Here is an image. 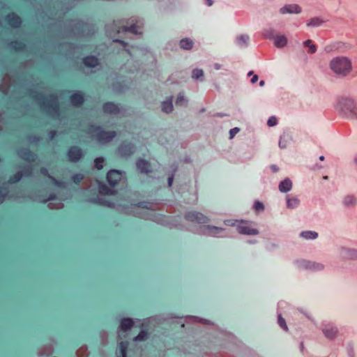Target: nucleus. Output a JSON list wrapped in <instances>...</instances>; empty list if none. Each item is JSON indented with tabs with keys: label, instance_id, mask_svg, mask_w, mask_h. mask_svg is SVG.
<instances>
[{
	"label": "nucleus",
	"instance_id": "obj_12",
	"mask_svg": "<svg viewBox=\"0 0 357 357\" xmlns=\"http://www.w3.org/2000/svg\"><path fill=\"white\" fill-rule=\"evenodd\" d=\"M102 110L105 114H118L119 113L118 105L112 102H105L102 105Z\"/></svg>",
	"mask_w": 357,
	"mask_h": 357
},
{
	"label": "nucleus",
	"instance_id": "obj_16",
	"mask_svg": "<svg viewBox=\"0 0 357 357\" xmlns=\"http://www.w3.org/2000/svg\"><path fill=\"white\" fill-rule=\"evenodd\" d=\"M83 64L89 68H95L99 65V60L96 56H86L82 59Z\"/></svg>",
	"mask_w": 357,
	"mask_h": 357
},
{
	"label": "nucleus",
	"instance_id": "obj_63",
	"mask_svg": "<svg viewBox=\"0 0 357 357\" xmlns=\"http://www.w3.org/2000/svg\"><path fill=\"white\" fill-rule=\"evenodd\" d=\"M340 45H341V43H337V47H336L335 48H336V49L340 48Z\"/></svg>",
	"mask_w": 357,
	"mask_h": 357
},
{
	"label": "nucleus",
	"instance_id": "obj_9",
	"mask_svg": "<svg viewBox=\"0 0 357 357\" xmlns=\"http://www.w3.org/2000/svg\"><path fill=\"white\" fill-rule=\"evenodd\" d=\"M135 146L127 141L122 142L119 147V153L123 156H130L135 152Z\"/></svg>",
	"mask_w": 357,
	"mask_h": 357
},
{
	"label": "nucleus",
	"instance_id": "obj_1",
	"mask_svg": "<svg viewBox=\"0 0 357 357\" xmlns=\"http://www.w3.org/2000/svg\"><path fill=\"white\" fill-rule=\"evenodd\" d=\"M45 96L42 92H34L32 98L40 106V109L50 115L59 114L60 107L56 95L52 93L48 96Z\"/></svg>",
	"mask_w": 357,
	"mask_h": 357
},
{
	"label": "nucleus",
	"instance_id": "obj_24",
	"mask_svg": "<svg viewBox=\"0 0 357 357\" xmlns=\"http://www.w3.org/2000/svg\"><path fill=\"white\" fill-rule=\"evenodd\" d=\"M134 322L130 318H123L121 320L120 328L123 331H127L133 326Z\"/></svg>",
	"mask_w": 357,
	"mask_h": 357
},
{
	"label": "nucleus",
	"instance_id": "obj_41",
	"mask_svg": "<svg viewBox=\"0 0 357 357\" xmlns=\"http://www.w3.org/2000/svg\"><path fill=\"white\" fill-rule=\"evenodd\" d=\"M8 190L5 187H0V204L3 203L6 196L7 195Z\"/></svg>",
	"mask_w": 357,
	"mask_h": 357
},
{
	"label": "nucleus",
	"instance_id": "obj_61",
	"mask_svg": "<svg viewBox=\"0 0 357 357\" xmlns=\"http://www.w3.org/2000/svg\"><path fill=\"white\" fill-rule=\"evenodd\" d=\"M212 4H213V1H207L208 6H212Z\"/></svg>",
	"mask_w": 357,
	"mask_h": 357
},
{
	"label": "nucleus",
	"instance_id": "obj_3",
	"mask_svg": "<svg viewBox=\"0 0 357 357\" xmlns=\"http://www.w3.org/2000/svg\"><path fill=\"white\" fill-rule=\"evenodd\" d=\"M331 70L340 76L345 77L351 71V62L344 56H337L330 62Z\"/></svg>",
	"mask_w": 357,
	"mask_h": 357
},
{
	"label": "nucleus",
	"instance_id": "obj_21",
	"mask_svg": "<svg viewBox=\"0 0 357 357\" xmlns=\"http://www.w3.org/2000/svg\"><path fill=\"white\" fill-rule=\"evenodd\" d=\"M99 193L103 195H115L117 191L109 188L105 183L99 182L98 183Z\"/></svg>",
	"mask_w": 357,
	"mask_h": 357
},
{
	"label": "nucleus",
	"instance_id": "obj_60",
	"mask_svg": "<svg viewBox=\"0 0 357 357\" xmlns=\"http://www.w3.org/2000/svg\"><path fill=\"white\" fill-rule=\"evenodd\" d=\"M115 41L119 42L123 45H126L123 40H116Z\"/></svg>",
	"mask_w": 357,
	"mask_h": 357
},
{
	"label": "nucleus",
	"instance_id": "obj_43",
	"mask_svg": "<svg viewBox=\"0 0 357 357\" xmlns=\"http://www.w3.org/2000/svg\"><path fill=\"white\" fill-rule=\"evenodd\" d=\"M278 324L284 330L287 331L288 328L285 320L282 317L280 314L278 316Z\"/></svg>",
	"mask_w": 357,
	"mask_h": 357
},
{
	"label": "nucleus",
	"instance_id": "obj_44",
	"mask_svg": "<svg viewBox=\"0 0 357 357\" xmlns=\"http://www.w3.org/2000/svg\"><path fill=\"white\" fill-rule=\"evenodd\" d=\"M23 155H24V160H28V158H27L28 155H31V157H32L31 160L32 161H34L35 158H36V155L35 154L31 153L30 151H26L24 149Z\"/></svg>",
	"mask_w": 357,
	"mask_h": 357
},
{
	"label": "nucleus",
	"instance_id": "obj_42",
	"mask_svg": "<svg viewBox=\"0 0 357 357\" xmlns=\"http://www.w3.org/2000/svg\"><path fill=\"white\" fill-rule=\"evenodd\" d=\"M40 173L43 176H47V177H49L50 178H51V179H52V180L55 181V178H54V177H52V176H51L50 175L49 172H48V169H47L46 167H40Z\"/></svg>",
	"mask_w": 357,
	"mask_h": 357
},
{
	"label": "nucleus",
	"instance_id": "obj_7",
	"mask_svg": "<svg viewBox=\"0 0 357 357\" xmlns=\"http://www.w3.org/2000/svg\"><path fill=\"white\" fill-rule=\"evenodd\" d=\"M107 181L111 187L118 185L122 178V172L116 169H111L107 173Z\"/></svg>",
	"mask_w": 357,
	"mask_h": 357
},
{
	"label": "nucleus",
	"instance_id": "obj_62",
	"mask_svg": "<svg viewBox=\"0 0 357 357\" xmlns=\"http://www.w3.org/2000/svg\"><path fill=\"white\" fill-rule=\"evenodd\" d=\"M138 206L139 207H142V208H146V206H143L142 203H139Z\"/></svg>",
	"mask_w": 357,
	"mask_h": 357
},
{
	"label": "nucleus",
	"instance_id": "obj_11",
	"mask_svg": "<svg viewBox=\"0 0 357 357\" xmlns=\"http://www.w3.org/2000/svg\"><path fill=\"white\" fill-rule=\"evenodd\" d=\"M69 100L73 106L80 107L84 102V94L82 91H77L70 96Z\"/></svg>",
	"mask_w": 357,
	"mask_h": 357
},
{
	"label": "nucleus",
	"instance_id": "obj_47",
	"mask_svg": "<svg viewBox=\"0 0 357 357\" xmlns=\"http://www.w3.org/2000/svg\"><path fill=\"white\" fill-rule=\"evenodd\" d=\"M239 132V128H234L230 130L229 131V135L230 138H233L238 132Z\"/></svg>",
	"mask_w": 357,
	"mask_h": 357
},
{
	"label": "nucleus",
	"instance_id": "obj_10",
	"mask_svg": "<svg viewBox=\"0 0 357 357\" xmlns=\"http://www.w3.org/2000/svg\"><path fill=\"white\" fill-rule=\"evenodd\" d=\"M298 266L300 268L310 269L312 271H319L323 269L324 268V266L321 264L305 260L298 261Z\"/></svg>",
	"mask_w": 357,
	"mask_h": 357
},
{
	"label": "nucleus",
	"instance_id": "obj_29",
	"mask_svg": "<svg viewBox=\"0 0 357 357\" xmlns=\"http://www.w3.org/2000/svg\"><path fill=\"white\" fill-rule=\"evenodd\" d=\"M302 238L305 239H315L318 237V233L314 231H302L300 234Z\"/></svg>",
	"mask_w": 357,
	"mask_h": 357
},
{
	"label": "nucleus",
	"instance_id": "obj_37",
	"mask_svg": "<svg viewBox=\"0 0 357 357\" xmlns=\"http://www.w3.org/2000/svg\"><path fill=\"white\" fill-rule=\"evenodd\" d=\"M84 179V175L82 174H75L71 176V180L73 183L77 185L80 184L82 181Z\"/></svg>",
	"mask_w": 357,
	"mask_h": 357
},
{
	"label": "nucleus",
	"instance_id": "obj_6",
	"mask_svg": "<svg viewBox=\"0 0 357 357\" xmlns=\"http://www.w3.org/2000/svg\"><path fill=\"white\" fill-rule=\"evenodd\" d=\"M5 23L13 28H19L22 25V18L15 13H8L4 17Z\"/></svg>",
	"mask_w": 357,
	"mask_h": 357
},
{
	"label": "nucleus",
	"instance_id": "obj_64",
	"mask_svg": "<svg viewBox=\"0 0 357 357\" xmlns=\"http://www.w3.org/2000/svg\"><path fill=\"white\" fill-rule=\"evenodd\" d=\"M319 160H324V156L321 155L319 157Z\"/></svg>",
	"mask_w": 357,
	"mask_h": 357
},
{
	"label": "nucleus",
	"instance_id": "obj_4",
	"mask_svg": "<svg viewBox=\"0 0 357 357\" xmlns=\"http://www.w3.org/2000/svg\"><path fill=\"white\" fill-rule=\"evenodd\" d=\"M88 133H96L95 138L100 143L105 144L111 142L116 135V132L112 131H105L100 126L91 124L87 128Z\"/></svg>",
	"mask_w": 357,
	"mask_h": 357
},
{
	"label": "nucleus",
	"instance_id": "obj_35",
	"mask_svg": "<svg viewBox=\"0 0 357 357\" xmlns=\"http://www.w3.org/2000/svg\"><path fill=\"white\" fill-rule=\"evenodd\" d=\"M104 162L105 158L103 157H98L94 160L95 167L98 170H102L103 169Z\"/></svg>",
	"mask_w": 357,
	"mask_h": 357
},
{
	"label": "nucleus",
	"instance_id": "obj_40",
	"mask_svg": "<svg viewBox=\"0 0 357 357\" xmlns=\"http://www.w3.org/2000/svg\"><path fill=\"white\" fill-rule=\"evenodd\" d=\"M204 76V72L201 69H195L192 73V77L193 79H197Z\"/></svg>",
	"mask_w": 357,
	"mask_h": 357
},
{
	"label": "nucleus",
	"instance_id": "obj_17",
	"mask_svg": "<svg viewBox=\"0 0 357 357\" xmlns=\"http://www.w3.org/2000/svg\"><path fill=\"white\" fill-rule=\"evenodd\" d=\"M138 29H139V26L136 24H133L130 25V26H124V25L119 26L116 28V31L118 33H121V32H130L134 34L141 33L140 32H139Z\"/></svg>",
	"mask_w": 357,
	"mask_h": 357
},
{
	"label": "nucleus",
	"instance_id": "obj_51",
	"mask_svg": "<svg viewBox=\"0 0 357 357\" xmlns=\"http://www.w3.org/2000/svg\"><path fill=\"white\" fill-rule=\"evenodd\" d=\"M226 225H234V222L233 220H227L225 221Z\"/></svg>",
	"mask_w": 357,
	"mask_h": 357
},
{
	"label": "nucleus",
	"instance_id": "obj_55",
	"mask_svg": "<svg viewBox=\"0 0 357 357\" xmlns=\"http://www.w3.org/2000/svg\"><path fill=\"white\" fill-rule=\"evenodd\" d=\"M17 154L19 156H21L22 154V148L18 147L17 149Z\"/></svg>",
	"mask_w": 357,
	"mask_h": 357
},
{
	"label": "nucleus",
	"instance_id": "obj_50",
	"mask_svg": "<svg viewBox=\"0 0 357 357\" xmlns=\"http://www.w3.org/2000/svg\"><path fill=\"white\" fill-rule=\"evenodd\" d=\"M173 181H174V176L173 175L169 176L168 178V186L170 187L172 186V183H173Z\"/></svg>",
	"mask_w": 357,
	"mask_h": 357
},
{
	"label": "nucleus",
	"instance_id": "obj_27",
	"mask_svg": "<svg viewBox=\"0 0 357 357\" xmlns=\"http://www.w3.org/2000/svg\"><path fill=\"white\" fill-rule=\"evenodd\" d=\"M162 110L165 113H170L173 110L172 98L169 100H165L162 103Z\"/></svg>",
	"mask_w": 357,
	"mask_h": 357
},
{
	"label": "nucleus",
	"instance_id": "obj_46",
	"mask_svg": "<svg viewBox=\"0 0 357 357\" xmlns=\"http://www.w3.org/2000/svg\"><path fill=\"white\" fill-rule=\"evenodd\" d=\"M278 123V120L275 116H271L268 119L267 124L268 126H274Z\"/></svg>",
	"mask_w": 357,
	"mask_h": 357
},
{
	"label": "nucleus",
	"instance_id": "obj_38",
	"mask_svg": "<svg viewBox=\"0 0 357 357\" xmlns=\"http://www.w3.org/2000/svg\"><path fill=\"white\" fill-rule=\"evenodd\" d=\"M176 106L187 105V100L184 98L183 95L179 93L176 100Z\"/></svg>",
	"mask_w": 357,
	"mask_h": 357
},
{
	"label": "nucleus",
	"instance_id": "obj_31",
	"mask_svg": "<svg viewBox=\"0 0 357 357\" xmlns=\"http://www.w3.org/2000/svg\"><path fill=\"white\" fill-rule=\"evenodd\" d=\"M291 137L288 135H283L280 137L279 141V146L281 149H285L287 146V144L289 142Z\"/></svg>",
	"mask_w": 357,
	"mask_h": 357
},
{
	"label": "nucleus",
	"instance_id": "obj_25",
	"mask_svg": "<svg viewBox=\"0 0 357 357\" xmlns=\"http://www.w3.org/2000/svg\"><path fill=\"white\" fill-rule=\"evenodd\" d=\"M250 38L247 35H241L236 38L237 45L243 48L248 45Z\"/></svg>",
	"mask_w": 357,
	"mask_h": 357
},
{
	"label": "nucleus",
	"instance_id": "obj_20",
	"mask_svg": "<svg viewBox=\"0 0 357 357\" xmlns=\"http://www.w3.org/2000/svg\"><path fill=\"white\" fill-rule=\"evenodd\" d=\"M357 203V199L354 195H347L344 197L342 204L346 207H354Z\"/></svg>",
	"mask_w": 357,
	"mask_h": 357
},
{
	"label": "nucleus",
	"instance_id": "obj_28",
	"mask_svg": "<svg viewBox=\"0 0 357 357\" xmlns=\"http://www.w3.org/2000/svg\"><path fill=\"white\" fill-rule=\"evenodd\" d=\"M287 40L284 36H278L274 39V44L278 47H282L286 45Z\"/></svg>",
	"mask_w": 357,
	"mask_h": 357
},
{
	"label": "nucleus",
	"instance_id": "obj_23",
	"mask_svg": "<svg viewBox=\"0 0 357 357\" xmlns=\"http://www.w3.org/2000/svg\"><path fill=\"white\" fill-rule=\"evenodd\" d=\"M292 182L289 178H285L279 185V190L282 192H287L291 190Z\"/></svg>",
	"mask_w": 357,
	"mask_h": 357
},
{
	"label": "nucleus",
	"instance_id": "obj_58",
	"mask_svg": "<svg viewBox=\"0 0 357 357\" xmlns=\"http://www.w3.org/2000/svg\"><path fill=\"white\" fill-rule=\"evenodd\" d=\"M215 68L216 70H219L220 68V65L218 63L215 64Z\"/></svg>",
	"mask_w": 357,
	"mask_h": 357
},
{
	"label": "nucleus",
	"instance_id": "obj_57",
	"mask_svg": "<svg viewBox=\"0 0 357 357\" xmlns=\"http://www.w3.org/2000/svg\"><path fill=\"white\" fill-rule=\"evenodd\" d=\"M354 162L355 165L357 166V153L354 156Z\"/></svg>",
	"mask_w": 357,
	"mask_h": 357
},
{
	"label": "nucleus",
	"instance_id": "obj_15",
	"mask_svg": "<svg viewBox=\"0 0 357 357\" xmlns=\"http://www.w3.org/2000/svg\"><path fill=\"white\" fill-rule=\"evenodd\" d=\"M341 255L344 259L357 260V249L343 248L341 250Z\"/></svg>",
	"mask_w": 357,
	"mask_h": 357
},
{
	"label": "nucleus",
	"instance_id": "obj_48",
	"mask_svg": "<svg viewBox=\"0 0 357 357\" xmlns=\"http://www.w3.org/2000/svg\"><path fill=\"white\" fill-rule=\"evenodd\" d=\"M57 135V132L56 130H50L48 132V136L50 139H53Z\"/></svg>",
	"mask_w": 357,
	"mask_h": 357
},
{
	"label": "nucleus",
	"instance_id": "obj_39",
	"mask_svg": "<svg viewBox=\"0 0 357 357\" xmlns=\"http://www.w3.org/2000/svg\"><path fill=\"white\" fill-rule=\"evenodd\" d=\"M22 179V170L19 169L16 174H15L11 178L10 181L12 183L17 182Z\"/></svg>",
	"mask_w": 357,
	"mask_h": 357
},
{
	"label": "nucleus",
	"instance_id": "obj_34",
	"mask_svg": "<svg viewBox=\"0 0 357 357\" xmlns=\"http://www.w3.org/2000/svg\"><path fill=\"white\" fill-rule=\"evenodd\" d=\"M149 337V333L146 331L142 330L139 334L135 337V341H144Z\"/></svg>",
	"mask_w": 357,
	"mask_h": 357
},
{
	"label": "nucleus",
	"instance_id": "obj_13",
	"mask_svg": "<svg viewBox=\"0 0 357 357\" xmlns=\"http://www.w3.org/2000/svg\"><path fill=\"white\" fill-rule=\"evenodd\" d=\"M301 11V7L295 3L293 4H287L282 8H280V12L282 14H298L300 13Z\"/></svg>",
	"mask_w": 357,
	"mask_h": 357
},
{
	"label": "nucleus",
	"instance_id": "obj_5",
	"mask_svg": "<svg viewBox=\"0 0 357 357\" xmlns=\"http://www.w3.org/2000/svg\"><path fill=\"white\" fill-rule=\"evenodd\" d=\"M66 158L70 162H78L83 157V150L78 146H72L66 151Z\"/></svg>",
	"mask_w": 357,
	"mask_h": 357
},
{
	"label": "nucleus",
	"instance_id": "obj_52",
	"mask_svg": "<svg viewBox=\"0 0 357 357\" xmlns=\"http://www.w3.org/2000/svg\"><path fill=\"white\" fill-rule=\"evenodd\" d=\"M271 169L273 172H277L279 169V168L275 165H272L271 166Z\"/></svg>",
	"mask_w": 357,
	"mask_h": 357
},
{
	"label": "nucleus",
	"instance_id": "obj_30",
	"mask_svg": "<svg viewBox=\"0 0 357 357\" xmlns=\"http://www.w3.org/2000/svg\"><path fill=\"white\" fill-rule=\"evenodd\" d=\"M180 46L182 49L190 50L193 46V42L188 38H184L180 40Z\"/></svg>",
	"mask_w": 357,
	"mask_h": 357
},
{
	"label": "nucleus",
	"instance_id": "obj_45",
	"mask_svg": "<svg viewBox=\"0 0 357 357\" xmlns=\"http://www.w3.org/2000/svg\"><path fill=\"white\" fill-rule=\"evenodd\" d=\"M254 208L256 211H263L264 207V204L260 202H256L254 204Z\"/></svg>",
	"mask_w": 357,
	"mask_h": 357
},
{
	"label": "nucleus",
	"instance_id": "obj_8",
	"mask_svg": "<svg viewBox=\"0 0 357 357\" xmlns=\"http://www.w3.org/2000/svg\"><path fill=\"white\" fill-rule=\"evenodd\" d=\"M185 220L197 223H206L208 221V217L197 211H189L185 215Z\"/></svg>",
	"mask_w": 357,
	"mask_h": 357
},
{
	"label": "nucleus",
	"instance_id": "obj_18",
	"mask_svg": "<svg viewBox=\"0 0 357 357\" xmlns=\"http://www.w3.org/2000/svg\"><path fill=\"white\" fill-rule=\"evenodd\" d=\"M324 335L328 339H333L337 334V329L332 325H326L323 328Z\"/></svg>",
	"mask_w": 357,
	"mask_h": 357
},
{
	"label": "nucleus",
	"instance_id": "obj_53",
	"mask_svg": "<svg viewBox=\"0 0 357 357\" xmlns=\"http://www.w3.org/2000/svg\"><path fill=\"white\" fill-rule=\"evenodd\" d=\"M258 78H259V77H258V76H257V75H255L252 77V79H251V82H252V84L256 83V82H257V80H258Z\"/></svg>",
	"mask_w": 357,
	"mask_h": 357
},
{
	"label": "nucleus",
	"instance_id": "obj_33",
	"mask_svg": "<svg viewBox=\"0 0 357 357\" xmlns=\"http://www.w3.org/2000/svg\"><path fill=\"white\" fill-rule=\"evenodd\" d=\"M10 45L17 52L22 51V38H19L17 40L12 41Z\"/></svg>",
	"mask_w": 357,
	"mask_h": 357
},
{
	"label": "nucleus",
	"instance_id": "obj_32",
	"mask_svg": "<svg viewBox=\"0 0 357 357\" xmlns=\"http://www.w3.org/2000/svg\"><path fill=\"white\" fill-rule=\"evenodd\" d=\"M324 22L323 20L318 17L311 18L307 23V26H319Z\"/></svg>",
	"mask_w": 357,
	"mask_h": 357
},
{
	"label": "nucleus",
	"instance_id": "obj_19",
	"mask_svg": "<svg viewBox=\"0 0 357 357\" xmlns=\"http://www.w3.org/2000/svg\"><path fill=\"white\" fill-rule=\"evenodd\" d=\"M237 230L240 234L246 235H257L259 233L256 229L251 228L248 225L243 224L238 225Z\"/></svg>",
	"mask_w": 357,
	"mask_h": 357
},
{
	"label": "nucleus",
	"instance_id": "obj_2",
	"mask_svg": "<svg viewBox=\"0 0 357 357\" xmlns=\"http://www.w3.org/2000/svg\"><path fill=\"white\" fill-rule=\"evenodd\" d=\"M335 108L347 119H357V106L352 98L347 97L339 98L336 103Z\"/></svg>",
	"mask_w": 357,
	"mask_h": 357
},
{
	"label": "nucleus",
	"instance_id": "obj_49",
	"mask_svg": "<svg viewBox=\"0 0 357 357\" xmlns=\"http://www.w3.org/2000/svg\"><path fill=\"white\" fill-rule=\"evenodd\" d=\"M211 230L212 232L218 233V232L221 231L222 230V229L220 227H213L212 228H211Z\"/></svg>",
	"mask_w": 357,
	"mask_h": 357
},
{
	"label": "nucleus",
	"instance_id": "obj_26",
	"mask_svg": "<svg viewBox=\"0 0 357 357\" xmlns=\"http://www.w3.org/2000/svg\"><path fill=\"white\" fill-rule=\"evenodd\" d=\"M300 201L298 198L289 195L287 196V206L289 208H294L298 206Z\"/></svg>",
	"mask_w": 357,
	"mask_h": 357
},
{
	"label": "nucleus",
	"instance_id": "obj_22",
	"mask_svg": "<svg viewBox=\"0 0 357 357\" xmlns=\"http://www.w3.org/2000/svg\"><path fill=\"white\" fill-rule=\"evenodd\" d=\"M91 202L102 205V206H106L109 207H112L114 206V203L112 202L109 200H107L105 199L99 197L98 196L93 197L91 199Z\"/></svg>",
	"mask_w": 357,
	"mask_h": 357
},
{
	"label": "nucleus",
	"instance_id": "obj_14",
	"mask_svg": "<svg viewBox=\"0 0 357 357\" xmlns=\"http://www.w3.org/2000/svg\"><path fill=\"white\" fill-rule=\"evenodd\" d=\"M136 166L141 173L149 174V172H151V166L150 162L144 159L137 160Z\"/></svg>",
	"mask_w": 357,
	"mask_h": 357
},
{
	"label": "nucleus",
	"instance_id": "obj_36",
	"mask_svg": "<svg viewBox=\"0 0 357 357\" xmlns=\"http://www.w3.org/2000/svg\"><path fill=\"white\" fill-rule=\"evenodd\" d=\"M304 45L309 47L308 52L310 54H314L317 51L316 46L312 44V41L310 39L304 42Z\"/></svg>",
	"mask_w": 357,
	"mask_h": 357
},
{
	"label": "nucleus",
	"instance_id": "obj_54",
	"mask_svg": "<svg viewBox=\"0 0 357 357\" xmlns=\"http://www.w3.org/2000/svg\"><path fill=\"white\" fill-rule=\"evenodd\" d=\"M56 198V195L54 194H51L49 197L45 200V202L49 201V200H53Z\"/></svg>",
	"mask_w": 357,
	"mask_h": 357
},
{
	"label": "nucleus",
	"instance_id": "obj_56",
	"mask_svg": "<svg viewBox=\"0 0 357 357\" xmlns=\"http://www.w3.org/2000/svg\"><path fill=\"white\" fill-rule=\"evenodd\" d=\"M332 50H333V48H332L331 46H326V47H325V50H326V52H330V51H331Z\"/></svg>",
	"mask_w": 357,
	"mask_h": 357
},
{
	"label": "nucleus",
	"instance_id": "obj_59",
	"mask_svg": "<svg viewBox=\"0 0 357 357\" xmlns=\"http://www.w3.org/2000/svg\"><path fill=\"white\" fill-rule=\"evenodd\" d=\"M265 84V82L264 80H261L259 82V86H263Z\"/></svg>",
	"mask_w": 357,
	"mask_h": 357
}]
</instances>
